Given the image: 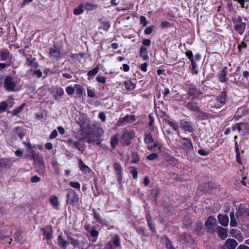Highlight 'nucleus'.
Segmentation results:
<instances>
[{
    "label": "nucleus",
    "mask_w": 249,
    "mask_h": 249,
    "mask_svg": "<svg viewBox=\"0 0 249 249\" xmlns=\"http://www.w3.org/2000/svg\"><path fill=\"white\" fill-rule=\"evenodd\" d=\"M216 232L218 236L222 240H225L228 237V230L221 226L216 227Z\"/></svg>",
    "instance_id": "9b49d317"
},
{
    "label": "nucleus",
    "mask_w": 249,
    "mask_h": 249,
    "mask_svg": "<svg viewBox=\"0 0 249 249\" xmlns=\"http://www.w3.org/2000/svg\"><path fill=\"white\" fill-rule=\"evenodd\" d=\"M16 134L22 140L25 134V130L20 127H17L15 128Z\"/></svg>",
    "instance_id": "bb28decb"
},
{
    "label": "nucleus",
    "mask_w": 249,
    "mask_h": 249,
    "mask_svg": "<svg viewBox=\"0 0 249 249\" xmlns=\"http://www.w3.org/2000/svg\"><path fill=\"white\" fill-rule=\"evenodd\" d=\"M70 241L71 244L74 247H76L79 245V243L78 240L74 239L73 237L72 238H71Z\"/></svg>",
    "instance_id": "0e129e2a"
},
{
    "label": "nucleus",
    "mask_w": 249,
    "mask_h": 249,
    "mask_svg": "<svg viewBox=\"0 0 249 249\" xmlns=\"http://www.w3.org/2000/svg\"><path fill=\"white\" fill-rule=\"evenodd\" d=\"M144 142L147 144H149L150 143H152L153 142L154 139L152 137L151 132H149L145 137L144 139Z\"/></svg>",
    "instance_id": "72a5a7b5"
},
{
    "label": "nucleus",
    "mask_w": 249,
    "mask_h": 249,
    "mask_svg": "<svg viewBox=\"0 0 249 249\" xmlns=\"http://www.w3.org/2000/svg\"><path fill=\"white\" fill-rule=\"evenodd\" d=\"M124 86L125 89L128 90H132L136 87L135 84L132 83L130 80H128L124 83Z\"/></svg>",
    "instance_id": "cd10ccee"
},
{
    "label": "nucleus",
    "mask_w": 249,
    "mask_h": 249,
    "mask_svg": "<svg viewBox=\"0 0 249 249\" xmlns=\"http://www.w3.org/2000/svg\"><path fill=\"white\" fill-rule=\"evenodd\" d=\"M64 90L62 88H58L56 89V95L59 96H61L64 94Z\"/></svg>",
    "instance_id": "338daca9"
},
{
    "label": "nucleus",
    "mask_w": 249,
    "mask_h": 249,
    "mask_svg": "<svg viewBox=\"0 0 249 249\" xmlns=\"http://www.w3.org/2000/svg\"><path fill=\"white\" fill-rule=\"evenodd\" d=\"M130 173L132 175L134 178H136L137 177V168L135 167L131 166L129 168Z\"/></svg>",
    "instance_id": "09e8293b"
},
{
    "label": "nucleus",
    "mask_w": 249,
    "mask_h": 249,
    "mask_svg": "<svg viewBox=\"0 0 249 249\" xmlns=\"http://www.w3.org/2000/svg\"><path fill=\"white\" fill-rule=\"evenodd\" d=\"M44 235L48 239H52L53 237V229L52 226H47L45 228L42 229Z\"/></svg>",
    "instance_id": "f8f14e48"
},
{
    "label": "nucleus",
    "mask_w": 249,
    "mask_h": 249,
    "mask_svg": "<svg viewBox=\"0 0 249 249\" xmlns=\"http://www.w3.org/2000/svg\"><path fill=\"white\" fill-rule=\"evenodd\" d=\"M216 224V219L212 216H209L205 222V226L207 228L208 231L211 233L214 232V227Z\"/></svg>",
    "instance_id": "423d86ee"
},
{
    "label": "nucleus",
    "mask_w": 249,
    "mask_h": 249,
    "mask_svg": "<svg viewBox=\"0 0 249 249\" xmlns=\"http://www.w3.org/2000/svg\"><path fill=\"white\" fill-rule=\"evenodd\" d=\"M11 64V60H9L8 61H6V62L4 63H1V70L4 69L5 68L10 66Z\"/></svg>",
    "instance_id": "3c124183"
},
{
    "label": "nucleus",
    "mask_w": 249,
    "mask_h": 249,
    "mask_svg": "<svg viewBox=\"0 0 249 249\" xmlns=\"http://www.w3.org/2000/svg\"><path fill=\"white\" fill-rule=\"evenodd\" d=\"M161 28L165 29L170 27V23L167 21H163L160 25Z\"/></svg>",
    "instance_id": "680f3d73"
},
{
    "label": "nucleus",
    "mask_w": 249,
    "mask_h": 249,
    "mask_svg": "<svg viewBox=\"0 0 249 249\" xmlns=\"http://www.w3.org/2000/svg\"><path fill=\"white\" fill-rule=\"evenodd\" d=\"M14 238L18 242H20L22 240V237L21 234L19 231H17L15 233Z\"/></svg>",
    "instance_id": "8fccbe9b"
},
{
    "label": "nucleus",
    "mask_w": 249,
    "mask_h": 249,
    "mask_svg": "<svg viewBox=\"0 0 249 249\" xmlns=\"http://www.w3.org/2000/svg\"><path fill=\"white\" fill-rule=\"evenodd\" d=\"M50 55L55 56L59 57L60 55V51L57 47H54L53 48H51L50 50Z\"/></svg>",
    "instance_id": "c756f323"
},
{
    "label": "nucleus",
    "mask_w": 249,
    "mask_h": 249,
    "mask_svg": "<svg viewBox=\"0 0 249 249\" xmlns=\"http://www.w3.org/2000/svg\"><path fill=\"white\" fill-rule=\"evenodd\" d=\"M119 134L116 133L110 138V145L112 149H115L117 146L119 142Z\"/></svg>",
    "instance_id": "aec40b11"
},
{
    "label": "nucleus",
    "mask_w": 249,
    "mask_h": 249,
    "mask_svg": "<svg viewBox=\"0 0 249 249\" xmlns=\"http://www.w3.org/2000/svg\"><path fill=\"white\" fill-rule=\"evenodd\" d=\"M227 67H225L223 68V69L220 71L218 72V78L220 82H225L226 81V71L227 70Z\"/></svg>",
    "instance_id": "5701e85b"
},
{
    "label": "nucleus",
    "mask_w": 249,
    "mask_h": 249,
    "mask_svg": "<svg viewBox=\"0 0 249 249\" xmlns=\"http://www.w3.org/2000/svg\"><path fill=\"white\" fill-rule=\"evenodd\" d=\"M84 12V5L81 4L77 8H76L73 11V14L75 15H79L82 14Z\"/></svg>",
    "instance_id": "e433bc0d"
},
{
    "label": "nucleus",
    "mask_w": 249,
    "mask_h": 249,
    "mask_svg": "<svg viewBox=\"0 0 249 249\" xmlns=\"http://www.w3.org/2000/svg\"><path fill=\"white\" fill-rule=\"evenodd\" d=\"M99 70V67H96V68H94L93 69L89 71L88 72V75L89 76L95 75L98 72Z\"/></svg>",
    "instance_id": "49530a36"
},
{
    "label": "nucleus",
    "mask_w": 249,
    "mask_h": 249,
    "mask_svg": "<svg viewBox=\"0 0 249 249\" xmlns=\"http://www.w3.org/2000/svg\"><path fill=\"white\" fill-rule=\"evenodd\" d=\"M67 141L68 143L70 146L74 147L80 151L83 152L84 151L85 148L84 146L82 145L79 142L77 141H74L72 139H69Z\"/></svg>",
    "instance_id": "ddd939ff"
},
{
    "label": "nucleus",
    "mask_w": 249,
    "mask_h": 249,
    "mask_svg": "<svg viewBox=\"0 0 249 249\" xmlns=\"http://www.w3.org/2000/svg\"><path fill=\"white\" fill-rule=\"evenodd\" d=\"M231 129L233 131L238 130L241 135H246L249 134V124L247 123H237L232 126Z\"/></svg>",
    "instance_id": "7ed1b4c3"
},
{
    "label": "nucleus",
    "mask_w": 249,
    "mask_h": 249,
    "mask_svg": "<svg viewBox=\"0 0 249 249\" xmlns=\"http://www.w3.org/2000/svg\"><path fill=\"white\" fill-rule=\"evenodd\" d=\"M227 94L225 91H223L216 98L217 101L219 102L221 105L223 106L226 103Z\"/></svg>",
    "instance_id": "412c9836"
},
{
    "label": "nucleus",
    "mask_w": 249,
    "mask_h": 249,
    "mask_svg": "<svg viewBox=\"0 0 249 249\" xmlns=\"http://www.w3.org/2000/svg\"><path fill=\"white\" fill-rule=\"evenodd\" d=\"M230 216L231 218V221H230V226L231 227H235L237 223L236 221V219L234 216V212H231L230 213Z\"/></svg>",
    "instance_id": "473e14b6"
},
{
    "label": "nucleus",
    "mask_w": 249,
    "mask_h": 249,
    "mask_svg": "<svg viewBox=\"0 0 249 249\" xmlns=\"http://www.w3.org/2000/svg\"><path fill=\"white\" fill-rule=\"evenodd\" d=\"M66 91L69 95H71L74 93V89L71 86L67 87Z\"/></svg>",
    "instance_id": "13d9d810"
},
{
    "label": "nucleus",
    "mask_w": 249,
    "mask_h": 249,
    "mask_svg": "<svg viewBox=\"0 0 249 249\" xmlns=\"http://www.w3.org/2000/svg\"><path fill=\"white\" fill-rule=\"evenodd\" d=\"M50 202L51 205L56 209H58L59 202L56 196H52L50 198Z\"/></svg>",
    "instance_id": "393cba45"
},
{
    "label": "nucleus",
    "mask_w": 249,
    "mask_h": 249,
    "mask_svg": "<svg viewBox=\"0 0 249 249\" xmlns=\"http://www.w3.org/2000/svg\"><path fill=\"white\" fill-rule=\"evenodd\" d=\"M218 219L219 223L223 226H227L229 223V217L227 215L219 214L218 215Z\"/></svg>",
    "instance_id": "6ab92c4d"
},
{
    "label": "nucleus",
    "mask_w": 249,
    "mask_h": 249,
    "mask_svg": "<svg viewBox=\"0 0 249 249\" xmlns=\"http://www.w3.org/2000/svg\"><path fill=\"white\" fill-rule=\"evenodd\" d=\"M93 213L94 214V217L95 219L97 220V221L100 223H103L104 222V220H103L100 214L96 212L94 210H93Z\"/></svg>",
    "instance_id": "c03bdc74"
},
{
    "label": "nucleus",
    "mask_w": 249,
    "mask_h": 249,
    "mask_svg": "<svg viewBox=\"0 0 249 249\" xmlns=\"http://www.w3.org/2000/svg\"><path fill=\"white\" fill-rule=\"evenodd\" d=\"M75 86L77 87L76 90V93L79 96L82 95L83 93V89L82 88L78 85H75Z\"/></svg>",
    "instance_id": "e2e57ef3"
},
{
    "label": "nucleus",
    "mask_w": 249,
    "mask_h": 249,
    "mask_svg": "<svg viewBox=\"0 0 249 249\" xmlns=\"http://www.w3.org/2000/svg\"><path fill=\"white\" fill-rule=\"evenodd\" d=\"M237 245V242L235 239L231 238L227 239L225 243V246L228 249H235Z\"/></svg>",
    "instance_id": "dca6fc26"
},
{
    "label": "nucleus",
    "mask_w": 249,
    "mask_h": 249,
    "mask_svg": "<svg viewBox=\"0 0 249 249\" xmlns=\"http://www.w3.org/2000/svg\"><path fill=\"white\" fill-rule=\"evenodd\" d=\"M40 180H41L40 178L36 175H35L31 178V181L33 183L38 182Z\"/></svg>",
    "instance_id": "bf43d9fd"
},
{
    "label": "nucleus",
    "mask_w": 249,
    "mask_h": 249,
    "mask_svg": "<svg viewBox=\"0 0 249 249\" xmlns=\"http://www.w3.org/2000/svg\"><path fill=\"white\" fill-rule=\"evenodd\" d=\"M140 23L141 24L143 25V26L145 27L147 24V21L146 18L143 16H141L140 17Z\"/></svg>",
    "instance_id": "4d7b16f0"
},
{
    "label": "nucleus",
    "mask_w": 249,
    "mask_h": 249,
    "mask_svg": "<svg viewBox=\"0 0 249 249\" xmlns=\"http://www.w3.org/2000/svg\"><path fill=\"white\" fill-rule=\"evenodd\" d=\"M79 166L80 170L84 173H89V168L85 165L81 159L79 160Z\"/></svg>",
    "instance_id": "b1692460"
},
{
    "label": "nucleus",
    "mask_w": 249,
    "mask_h": 249,
    "mask_svg": "<svg viewBox=\"0 0 249 249\" xmlns=\"http://www.w3.org/2000/svg\"><path fill=\"white\" fill-rule=\"evenodd\" d=\"M27 64L28 66H30L35 68H36L38 66V63L36 61V59L35 58L32 59H30L28 57Z\"/></svg>",
    "instance_id": "2f4dec72"
},
{
    "label": "nucleus",
    "mask_w": 249,
    "mask_h": 249,
    "mask_svg": "<svg viewBox=\"0 0 249 249\" xmlns=\"http://www.w3.org/2000/svg\"><path fill=\"white\" fill-rule=\"evenodd\" d=\"M241 20L242 19L240 17L237 20L233 19L234 23L239 21V23L234 26V30L241 35L243 34L246 26V23L241 22Z\"/></svg>",
    "instance_id": "1a4fd4ad"
},
{
    "label": "nucleus",
    "mask_w": 249,
    "mask_h": 249,
    "mask_svg": "<svg viewBox=\"0 0 249 249\" xmlns=\"http://www.w3.org/2000/svg\"><path fill=\"white\" fill-rule=\"evenodd\" d=\"M148 145H149L148 146L147 148L149 150H152L154 148L158 147V150H159L160 151L161 150V146L159 145L158 144L156 143L154 141L153 142H152V143H150Z\"/></svg>",
    "instance_id": "79ce46f5"
},
{
    "label": "nucleus",
    "mask_w": 249,
    "mask_h": 249,
    "mask_svg": "<svg viewBox=\"0 0 249 249\" xmlns=\"http://www.w3.org/2000/svg\"><path fill=\"white\" fill-rule=\"evenodd\" d=\"M110 27V23L108 21H103L101 23V29L107 31Z\"/></svg>",
    "instance_id": "a18cd8bd"
},
{
    "label": "nucleus",
    "mask_w": 249,
    "mask_h": 249,
    "mask_svg": "<svg viewBox=\"0 0 249 249\" xmlns=\"http://www.w3.org/2000/svg\"><path fill=\"white\" fill-rule=\"evenodd\" d=\"M185 107L189 110L196 112L200 109L197 102H189L186 104Z\"/></svg>",
    "instance_id": "f3484780"
},
{
    "label": "nucleus",
    "mask_w": 249,
    "mask_h": 249,
    "mask_svg": "<svg viewBox=\"0 0 249 249\" xmlns=\"http://www.w3.org/2000/svg\"><path fill=\"white\" fill-rule=\"evenodd\" d=\"M166 122L170 126L172 127L174 130H177L178 129V125L172 121L167 120Z\"/></svg>",
    "instance_id": "5fc2aeb1"
},
{
    "label": "nucleus",
    "mask_w": 249,
    "mask_h": 249,
    "mask_svg": "<svg viewBox=\"0 0 249 249\" xmlns=\"http://www.w3.org/2000/svg\"><path fill=\"white\" fill-rule=\"evenodd\" d=\"M33 159L35 164V165L37 164H39V163L44 162L43 158L42 156L40 155H38L36 156H35Z\"/></svg>",
    "instance_id": "a19ab883"
},
{
    "label": "nucleus",
    "mask_w": 249,
    "mask_h": 249,
    "mask_svg": "<svg viewBox=\"0 0 249 249\" xmlns=\"http://www.w3.org/2000/svg\"><path fill=\"white\" fill-rule=\"evenodd\" d=\"M249 209L241 206L236 212V216L237 220L240 221L243 218H247Z\"/></svg>",
    "instance_id": "6e6552de"
},
{
    "label": "nucleus",
    "mask_w": 249,
    "mask_h": 249,
    "mask_svg": "<svg viewBox=\"0 0 249 249\" xmlns=\"http://www.w3.org/2000/svg\"><path fill=\"white\" fill-rule=\"evenodd\" d=\"M178 145L179 146H184L188 151H191L193 150L194 147L191 139L187 138L181 137L178 140Z\"/></svg>",
    "instance_id": "39448f33"
},
{
    "label": "nucleus",
    "mask_w": 249,
    "mask_h": 249,
    "mask_svg": "<svg viewBox=\"0 0 249 249\" xmlns=\"http://www.w3.org/2000/svg\"><path fill=\"white\" fill-rule=\"evenodd\" d=\"M97 5L96 4H93L91 2H87L85 4V8L88 11L93 10L96 9Z\"/></svg>",
    "instance_id": "58836bf2"
},
{
    "label": "nucleus",
    "mask_w": 249,
    "mask_h": 249,
    "mask_svg": "<svg viewBox=\"0 0 249 249\" xmlns=\"http://www.w3.org/2000/svg\"><path fill=\"white\" fill-rule=\"evenodd\" d=\"M198 115L197 117L200 118L201 120H205L209 118V114L206 112L202 111L200 108L199 110H198L197 112Z\"/></svg>",
    "instance_id": "7c9ffc66"
},
{
    "label": "nucleus",
    "mask_w": 249,
    "mask_h": 249,
    "mask_svg": "<svg viewBox=\"0 0 249 249\" xmlns=\"http://www.w3.org/2000/svg\"><path fill=\"white\" fill-rule=\"evenodd\" d=\"M70 185L71 187L72 188L78 189L79 190L80 189V184L78 182L71 181L70 183Z\"/></svg>",
    "instance_id": "6e6d98bb"
},
{
    "label": "nucleus",
    "mask_w": 249,
    "mask_h": 249,
    "mask_svg": "<svg viewBox=\"0 0 249 249\" xmlns=\"http://www.w3.org/2000/svg\"><path fill=\"white\" fill-rule=\"evenodd\" d=\"M96 80L100 82V83H101L102 84H105L106 82V78L104 77V76H97L96 77Z\"/></svg>",
    "instance_id": "052dcab7"
},
{
    "label": "nucleus",
    "mask_w": 249,
    "mask_h": 249,
    "mask_svg": "<svg viewBox=\"0 0 249 249\" xmlns=\"http://www.w3.org/2000/svg\"><path fill=\"white\" fill-rule=\"evenodd\" d=\"M149 125L151 127V131H153L154 129V119L151 115L149 116Z\"/></svg>",
    "instance_id": "864d4df0"
},
{
    "label": "nucleus",
    "mask_w": 249,
    "mask_h": 249,
    "mask_svg": "<svg viewBox=\"0 0 249 249\" xmlns=\"http://www.w3.org/2000/svg\"><path fill=\"white\" fill-rule=\"evenodd\" d=\"M194 125L190 122H184L181 123V127L185 130L189 132H192L194 129Z\"/></svg>",
    "instance_id": "a211bd4d"
},
{
    "label": "nucleus",
    "mask_w": 249,
    "mask_h": 249,
    "mask_svg": "<svg viewBox=\"0 0 249 249\" xmlns=\"http://www.w3.org/2000/svg\"><path fill=\"white\" fill-rule=\"evenodd\" d=\"M11 60L12 57L10 55V53L8 51L4 50L1 53V60L8 61Z\"/></svg>",
    "instance_id": "a878e982"
},
{
    "label": "nucleus",
    "mask_w": 249,
    "mask_h": 249,
    "mask_svg": "<svg viewBox=\"0 0 249 249\" xmlns=\"http://www.w3.org/2000/svg\"><path fill=\"white\" fill-rule=\"evenodd\" d=\"M202 92L196 88H190L187 92V95H189L188 99L191 97V100L198 98V96L202 94Z\"/></svg>",
    "instance_id": "9d476101"
},
{
    "label": "nucleus",
    "mask_w": 249,
    "mask_h": 249,
    "mask_svg": "<svg viewBox=\"0 0 249 249\" xmlns=\"http://www.w3.org/2000/svg\"><path fill=\"white\" fill-rule=\"evenodd\" d=\"M3 87L9 91H15L16 90V85L14 81L13 78L11 76L6 77L3 83Z\"/></svg>",
    "instance_id": "20e7f679"
},
{
    "label": "nucleus",
    "mask_w": 249,
    "mask_h": 249,
    "mask_svg": "<svg viewBox=\"0 0 249 249\" xmlns=\"http://www.w3.org/2000/svg\"><path fill=\"white\" fill-rule=\"evenodd\" d=\"M165 245L168 249H175V248L173 246L171 241L167 236L166 237Z\"/></svg>",
    "instance_id": "de8ad7c7"
},
{
    "label": "nucleus",
    "mask_w": 249,
    "mask_h": 249,
    "mask_svg": "<svg viewBox=\"0 0 249 249\" xmlns=\"http://www.w3.org/2000/svg\"><path fill=\"white\" fill-rule=\"evenodd\" d=\"M140 160L139 156L137 153L133 152L131 155V162L137 163Z\"/></svg>",
    "instance_id": "37998d69"
},
{
    "label": "nucleus",
    "mask_w": 249,
    "mask_h": 249,
    "mask_svg": "<svg viewBox=\"0 0 249 249\" xmlns=\"http://www.w3.org/2000/svg\"><path fill=\"white\" fill-rule=\"evenodd\" d=\"M135 121V117L134 115H127L125 116L120 118L117 122V125L120 126L124 125L128 123H131Z\"/></svg>",
    "instance_id": "0eeeda50"
},
{
    "label": "nucleus",
    "mask_w": 249,
    "mask_h": 249,
    "mask_svg": "<svg viewBox=\"0 0 249 249\" xmlns=\"http://www.w3.org/2000/svg\"><path fill=\"white\" fill-rule=\"evenodd\" d=\"M121 240L119 235L116 234L113 238V242L112 243L115 247H119L121 246Z\"/></svg>",
    "instance_id": "4c0bfd02"
},
{
    "label": "nucleus",
    "mask_w": 249,
    "mask_h": 249,
    "mask_svg": "<svg viewBox=\"0 0 249 249\" xmlns=\"http://www.w3.org/2000/svg\"><path fill=\"white\" fill-rule=\"evenodd\" d=\"M11 165V162L8 159L4 158L1 159V167L9 168Z\"/></svg>",
    "instance_id": "f704fd0d"
},
{
    "label": "nucleus",
    "mask_w": 249,
    "mask_h": 249,
    "mask_svg": "<svg viewBox=\"0 0 249 249\" xmlns=\"http://www.w3.org/2000/svg\"><path fill=\"white\" fill-rule=\"evenodd\" d=\"M158 157V155L156 153H153L146 157V159L149 160H152L157 159Z\"/></svg>",
    "instance_id": "603ef678"
},
{
    "label": "nucleus",
    "mask_w": 249,
    "mask_h": 249,
    "mask_svg": "<svg viewBox=\"0 0 249 249\" xmlns=\"http://www.w3.org/2000/svg\"><path fill=\"white\" fill-rule=\"evenodd\" d=\"M245 109V107H243L239 108L238 109L235 115V118H236V120H239L243 116V115H244Z\"/></svg>",
    "instance_id": "c85d7f7f"
},
{
    "label": "nucleus",
    "mask_w": 249,
    "mask_h": 249,
    "mask_svg": "<svg viewBox=\"0 0 249 249\" xmlns=\"http://www.w3.org/2000/svg\"><path fill=\"white\" fill-rule=\"evenodd\" d=\"M33 75L37 78H40L42 76V72L40 70H36L33 72Z\"/></svg>",
    "instance_id": "69168bd1"
},
{
    "label": "nucleus",
    "mask_w": 249,
    "mask_h": 249,
    "mask_svg": "<svg viewBox=\"0 0 249 249\" xmlns=\"http://www.w3.org/2000/svg\"><path fill=\"white\" fill-rule=\"evenodd\" d=\"M25 106V103H23L19 107L13 110L12 112H10L13 115H17L23 109Z\"/></svg>",
    "instance_id": "c9c22d12"
},
{
    "label": "nucleus",
    "mask_w": 249,
    "mask_h": 249,
    "mask_svg": "<svg viewBox=\"0 0 249 249\" xmlns=\"http://www.w3.org/2000/svg\"><path fill=\"white\" fill-rule=\"evenodd\" d=\"M57 242L59 247L63 249H66L69 245V242L64 239L62 235L58 236Z\"/></svg>",
    "instance_id": "2eb2a0df"
},
{
    "label": "nucleus",
    "mask_w": 249,
    "mask_h": 249,
    "mask_svg": "<svg viewBox=\"0 0 249 249\" xmlns=\"http://www.w3.org/2000/svg\"><path fill=\"white\" fill-rule=\"evenodd\" d=\"M113 168L116 172L118 181L121 183L122 180L121 166L119 163L115 162L113 164Z\"/></svg>",
    "instance_id": "4468645a"
},
{
    "label": "nucleus",
    "mask_w": 249,
    "mask_h": 249,
    "mask_svg": "<svg viewBox=\"0 0 249 249\" xmlns=\"http://www.w3.org/2000/svg\"><path fill=\"white\" fill-rule=\"evenodd\" d=\"M135 137L134 131L130 129H124L121 137L120 142L124 146H128L131 143V141Z\"/></svg>",
    "instance_id": "f257e3e1"
},
{
    "label": "nucleus",
    "mask_w": 249,
    "mask_h": 249,
    "mask_svg": "<svg viewBox=\"0 0 249 249\" xmlns=\"http://www.w3.org/2000/svg\"><path fill=\"white\" fill-rule=\"evenodd\" d=\"M89 233L91 237L95 238V239L92 240V242H95L97 240V238L99 234L98 231L97 230L93 229H91V230L89 231Z\"/></svg>",
    "instance_id": "ea45409f"
},
{
    "label": "nucleus",
    "mask_w": 249,
    "mask_h": 249,
    "mask_svg": "<svg viewBox=\"0 0 249 249\" xmlns=\"http://www.w3.org/2000/svg\"><path fill=\"white\" fill-rule=\"evenodd\" d=\"M104 249H113L112 243L111 241L107 243L105 246Z\"/></svg>",
    "instance_id": "774afa93"
},
{
    "label": "nucleus",
    "mask_w": 249,
    "mask_h": 249,
    "mask_svg": "<svg viewBox=\"0 0 249 249\" xmlns=\"http://www.w3.org/2000/svg\"><path fill=\"white\" fill-rule=\"evenodd\" d=\"M66 202L68 204L71 205L72 206L78 205L79 200V197L76 192L71 189H68L67 190Z\"/></svg>",
    "instance_id": "f03ea898"
},
{
    "label": "nucleus",
    "mask_w": 249,
    "mask_h": 249,
    "mask_svg": "<svg viewBox=\"0 0 249 249\" xmlns=\"http://www.w3.org/2000/svg\"><path fill=\"white\" fill-rule=\"evenodd\" d=\"M36 172L39 175H44L46 172V167L44 164V162L39 163L35 165Z\"/></svg>",
    "instance_id": "4be33fe9"
}]
</instances>
